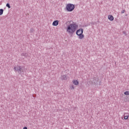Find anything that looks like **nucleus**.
Masks as SVG:
<instances>
[{
	"instance_id": "8",
	"label": "nucleus",
	"mask_w": 129,
	"mask_h": 129,
	"mask_svg": "<svg viewBox=\"0 0 129 129\" xmlns=\"http://www.w3.org/2000/svg\"><path fill=\"white\" fill-rule=\"evenodd\" d=\"M108 19L109 20V21H113V20H114V18L112 15H109L108 16Z\"/></svg>"
},
{
	"instance_id": "7",
	"label": "nucleus",
	"mask_w": 129,
	"mask_h": 129,
	"mask_svg": "<svg viewBox=\"0 0 129 129\" xmlns=\"http://www.w3.org/2000/svg\"><path fill=\"white\" fill-rule=\"evenodd\" d=\"M98 81H99V79H95L93 81L94 84H95V85H97V84H98Z\"/></svg>"
},
{
	"instance_id": "16",
	"label": "nucleus",
	"mask_w": 129,
	"mask_h": 129,
	"mask_svg": "<svg viewBox=\"0 0 129 129\" xmlns=\"http://www.w3.org/2000/svg\"><path fill=\"white\" fill-rule=\"evenodd\" d=\"M125 12V10H123L121 12V14H124V13Z\"/></svg>"
},
{
	"instance_id": "5",
	"label": "nucleus",
	"mask_w": 129,
	"mask_h": 129,
	"mask_svg": "<svg viewBox=\"0 0 129 129\" xmlns=\"http://www.w3.org/2000/svg\"><path fill=\"white\" fill-rule=\"evenodd\" d=\"M58 25H59V21L58 20H55L52 23V26H58Z\"/></svg>"
},
{
	"instance_id": "17",
	"label": "nucleus",
	"mask_w": 129,
	"mask_h": 129,
	"mask_svg": "<svg viewBox=\"0 0 129 129\" xmlns=\"http://www.w3.org/2000/svg\"><path fill=\"white\" fill-rule=\"evenodd\" d=\"M123 34L125 35V36H126V33H125V31H123Z\"/></svg>"
},
{
	"instance_id": "11",
	"label": "nucleus",
	"mask_w": 129,
	"mask_h": 129,
	"mask_svg": "<svg viewBox=\"0 0 129 129\" xmlns=\"http://www.w3.org/2000/svg\"><path fill=\"white\" fill-rule=\"evenodd\" d=\"M4 14V9H0V16H2Z\"/></svg>"
},
{
	"instance_id": "9",
	"label": "nucleus",
	"mask_w": 129,
	"mask_h": 129,
	"mask_svg": "<svg viewBox=\"0 0 129 129\" xmlns=\"http://www.w3.org/2000/svg\"><path fill=\"white\" fill-rule=\"evenodd\" d=\"M61 79L62 80H66V79H67V77L66 76V75H61Z\"/></svg>"
},
{
	"instance_id": "3",
	"label": "nucleus",
	"mask_w": 129,
	"mask_h": 129,
	"mask_svg": "<svg viewBox=\"0 0 129 129\" xmlns=\"http://www.w3.org/2000/svg\"><path fill=\"white\" fill-rule=\"evenodd\" d=\"M66 9L68 12H72L73 11H74L75 6L73 4H69L67 5Z\"/></svg>"
},
{
	"instance_id": "14",
	"label": "nucleus",
	"mask_w": 129,
	"mask_h": 129,
	"mask_svg": "<svg viewBox=\"0 0 129 129\" xmlns=\"http://www.w3.org/2000/svg\"><path fill=\"white\" fill-rule=\"evenodd\" d=\"M75 87H74V86H73V85H71L70 86V89H75Z\"/></svg>"
},
{
	"instance_id": "12",
	"label": "nucleus",
	"mask_w": 129,
	"mask_h": 129,
	"mask_svg": "<svg viewBox=\"0 0 129 129\" xmlns=\"http://www.w3.org/2000/svg\"><path fill=\"white\" fill-rule=\"evenodd\" d=\"M124 94L125 95H129V91H126V92H124Z\"/></svg>"
},
{
	"instance_id": "6",
	"label": "nucleus",
	"mask_w": 129,
	"mask_h": 129,
	"mask_svg": "<svg viewBox=\"0 0 129 129\" xmlns=\"http://www.w3.org/2000/svg\"><path fill=\"white\" fill-rule=\"evenodd\" d=\"M73 83L74 85H79V82L78 80H73Z\"/></svg>"
},
{
	"instance_id": "18",
	"label": "nucleus",
	"mask_w": 129,
	"mask_h": 129,
	"mask_svg": "<svg viewBox=\"0 0 129 129\" xmlns=\"http://www.w3.org/2000/svg\"><path fill=\"white\" fill-rule=\"evenodd\" d=\"M98 84H99V85H101V82L99 81Z\"/></svg>"
},
{
	"instance_id": "4",
	"label": "nucleus",
	"mask_w": 129,
	"mask_h": 129,
	"mask_svg": "<svg viewBox=\"0 0 129 129\" xmlns=\"http://www.w3.org/2000/svg\"><path fill=\"white\" fill-rule=\"evenodd\" d=\"M15 71L18 72V73L22 75V72H24V69L21 66H17L14 68Z\"/></svg>"
},
{
	"instance_id": "10",
	"label": "nucleus",
	"mask_w": 129,
	"mask_h": 129,
	"mask_svg": "<svg viewBox=\"0 0 129 129\" xmlns=\"http://www.w3.org/2000/svg\"><path fill=\"white\" fill-rule=\"evenodd\" d=\"M21 56L27 57L28 56V53H23L21 54Z\"/></svg>"
},
{
	"instance_id": "13",
	"label": "nucleus",
	"mask_w": 129,
	"mask_h": 129,
	"mask_svg": "<svg viewBox=\"0 0 129 129\" xmlns=\"http://www.w3.org/2000/svg\"><path fill=\"white\" fill-rule=\"evenodd\" d=\"M6 7H7V8H8V9H11V6H10V4H9V3L7 4Z\"/></svg>"
},
{
	"instance_id": "2",
	"label": "nucleus",
	"mask_w": 129,
	"mask_h": 129,
	"mask_svg": "<svg viewBox=\"0 0 129 129\" xmlns=\"http://www.w3.org/2000/svg\"><path fill=\"white\" fill-rule=\"evenodd\" d=\"M76 35L79 36V39L82 40V39L84 38V35H83V29L80 28L79 29L77 30L76 31Z\"/></svg>"
},
{
	"instance_id": "19",
	"label": "nucleus",
	"mask_w": 129,
	"mask_h": 129,
	"mask_svg": "<svg viewBox=\"0 0 129 129\" xmlns=\"http://www.w3.org/2000/svg\"><path fill=\"white\" fill-rule=\"evenodd\" d=\"M23 129H28V127H27V126H25L24 127H23Z\"/></svg>"
},
{
	"instance_id": "1",
	"label": "nucleus",
	"mask_w": 129,
	"mask_h": 129,
	"mask_svg": "<svg viewBox=\"0 0 129 129\" xmlns=\"http://www.w3.org/2000/svg\"><path fill=\"white\" fill-rule=\"evenodd\" d=\"M77 28H78V25L76 24H70L67 26L66 30L67 32L70 35H73L76 30H77Z\"/></svg>"
},
{
	"instance_id": "20",
	"label": "nucleus",
	"mask_w": 129,
	"mask_h": 129,
	"mask_svg": "<svg viewBox=\"0 0 129 129\" xmlns=\"http://www.w3.org/2000/svg\"><path fill=\"white\" fill-rule=\"evenodd\" d=\"M125 114H126L125 113V114H124V115H125Z\"/></svg>"
},
{
	"instance_id": "15",
	"label": "nucleus",
	"mask_w": 129,
	"mask_h": 129,
	"mask_svg": "<svg viewBox=\"0 0 129 129\" xmlns=\"http://www.w3.org/2000/svg\"><path fill=\"white\" fill-rule=\"evenodd\" d=\"M128 117H129V115H127L124 116V118L125 119H127V118H128Z\"/></svg>"
}]
</instances>
